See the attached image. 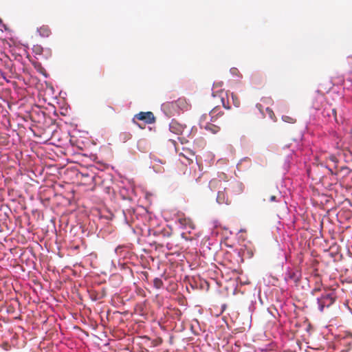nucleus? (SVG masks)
<instances>
[{
  "label": "nucleus",
  "instance_id": "obj_29",
  "mask_svg": "<svg viewBox=\"0 0 352 352\" xmlns=\"http://www.w3.org/2000/svg\"><path fill=\"white\" fill-rule=\"evenodd\" d=\"M256 109H258V110L262 113L263 114V105L260 103H257L256 104Z\"/></svg>",
  "mask_w": 352,
  "mask_h": 352
},
{
  "label": "nucleus",
  "instance_id": "obj_23",
  "mask_svg": "<svg viewBox=\"0 0 352 352\" xmlns=\"http://www.w3.org/2000/svg\"><path fill=\"white\" fill-rule=\"evenodd\" d=\"M282 120L285 122H289V123H294L296 122V120L290 116H282Z\"/></svg>",
  "mask_w": 352,
  "mask_h": 352
},
{
  "label": "nucleus",
  "instance_id": "obj_5",
  "mask_svg": "<svg viewBox=\"0 0 352 352\" xmlns=\"http://www.w3.org/2000/svg\"><path fill=\"white\" fill-rule=\"evenodd\" d=\"M302 277L301 271L298 268L288 267L284 274V279L287 283H294L298 285Z\"/></svg>",
  "mask_w": 352,
  "mask_h": 352
},
{
  "label": "nucleus",
  "instance_id": "obj_19",
  "mask_svg": "<svg viewBox=\"0 0 352 352\" xmlns=\"http://www.w3.org/2000/svg\"><path fill=\"white\" fill-rule=\"evenodd\" d=\"M153 286L155 288L159 289L163 287L164 283L161 278H155L153 280Z\"/></svg>",
  "mask_w": 352,
  "mask_h": 352
},
{
  "label": "nucleus",
  "instance_id": "obj_1",
  "mask_svg": "<svg viewBox=\"0 0 352 352\" xmlns=\"http://www.w3.org/2000/svg\"><path fill=\"white\" fill-rule=\"evenodd\" d=\"M321 292L320 296L317 298V304L318 309L323 311L324 308L330 307L336 301V295L334 289L327 288L321 290L320 287H316L311 291L312 295H316L318 292Z\"/></svg>",
  "mask_w": 352,
  "mask_h": 352
},
{
  "label": "nucleus",
  "instance_id": "obj_16",
  "mask_svg": "<svg viewBox=\"0 0 352 352\" xmlns=\"http://www.w3.org/2000/svg\"><path fill=\"white\" fill-rule=\"evenodd\" d=\"M221 180L217 178H214L211 179L209 182L208 186L211 190H215L217 189H219L221 187Z\"/></svg>",
  "mask_w": 352,
  "mask_h": 352
},
{
  "label": "nucleus",
  "instance_id": "obj_11",
  "mask_svg": "<svg viewBox=\"0 0 352 352\" xmlns=\"http://www.w3.org/2000/svg\"><path fill=\"white\" fill-rule=\"evenodd\" d=\"M217 201L219 204H227L229 205L232 202V198L229 194H226V192L223 190H219L217 196Z\"/></svg>",
  "mask_w": 352,
  "mask_h": 352
},
{
  "label": "nucleus",
  "instance_id": "obj_4",
  "mask_svg": "<svg viewBox=\"0 0 352 352\" xmlns=\"http://www.w3.org/2000/svg\"><path fill=\"white\" fill-rule=\"evenodd\" d=\"M226 194H229L231 198L234 196L239 195L243 192L244 186L242 182L232 179L228 181L226 185L223 187Z\"/></svg>",
  "mask_w": 352,
  "mask_h": 352
},
{
  "label": "nucleus",
  "instance_id": "obj_24",
  "mask_svg": "<svg viewBox=\"0 0 352 352\" xmlns=\"http://www.w3.org/2000/svg\"><path fill=\"white\" fill-rule=\"evenodd\" d=\"M266 111H267V114H268L269 117H270L272 120H274V121H275V120H276V117H275V115H274V111H273L270 108H269V107H267V108H266Z\"/></svg>",
  "mask_w": 352,
  "mask_h": 352
},
{
  "label": "nucleus",
  "instance_id": "obj_18",
  "mask_svg": "<svg viewBox=\"0 0 352 352\" xmlns=\"http://www.w3.org/2000/svg\"><path fill=\"white\" fill-rule=\"evenodd\" d=\"M210 115L211 116V121L214 122L217 117L221 115V112L219 111V107H216L213 109H212L211 111L210 112Z\"/></svg>",
  "mask_w": 352,
  "mask_h": 352
},
{
  "label": "nucleus",
  "instance_id": "obj_21",
  "mask_svg": "<svg viewBox=\"0 0 352 352\" xmlns=\"http://www.w3.org/2000/svg\"><path fill=\"white\" fill-rule=\"evenodd\" d=\"M35 68L36 69V70L39 73H41V74H43L45 77H47V74L45 69L44 67H43L42 65L40 63L36 64L35 65Z\"/></svg>",
  "mask_w": 352,
  "mask_h": 352
},
{
  "label": "nucleus",
  "instance_id": "obj_9",
  "mask_svg": "<svg viewBox=\"0 0 352 352\" xmlns=\"http://www.w3.org/2000/svg\"><path fill=\"white\" fill-rule=\"evenodd\" d=\"M186 129V125L179 123L177 120L174 119L172 120L171 122L169 124L170 131L172 133H175L177 135L182 134Z\"/></svg>",
  "mask_w": 352,
  "mask_h": 352
},
{
  "label": "nucleus",
  "instance_id": "obj_28",
  "mask_svg": "<svg viewBox=\"0 0 352 352\" xmlns=\"http://www.w3.org/2000/svg\"><path fill=\"white\" fill-rule=\"evenodd\" d=\"M183 100V102H179L178 104H177V110L179 109H183L184 107L186 105V102L184 99Z\"/></svg>",
  "mask_w": 352,
  "mask_h": 352
},
{
  "label": "nucleus",
  "instance_id": "obj_27",
  "mask_svg": "<svg viewBox=\"0 0 352 352\" xmlns=\"http://www.w3.org/2000/svg\"><path fill=\"white\" fill-rule=\"evenodd\" d=\"M261 101L264 103L270 104L272 102V99L271 98H263Z\"/></svg>",
  "mask_w": 352,
  "mask_h": 352
},
{
  "label": "nucleus",
  "instance_id": "obj_31",
  "mask_svg": "<svg viewBox=\"0 0 352 352\" xmlns=\"http://www.w3.org/2000/svg\"><path fill=\"white\" fill-rule=\"evenodd\" d=\"M221 102H222V104H223V106L224 107V108L227 109H230V107L229 106H227L226 104H225V98H221Z\"/></svg>",
  "mask_w": 352,
  "mask_h": 352
},
{
  "label": "nucleus",
  "instance_id": "obj_15",
  "mask_svg": "<svg viewBox=\"0 0 352 352\" xmlns=\"http://www.w3.org/2000/svg\"><path fill=\"white\" fill-rule=\"evenodd\" d=\"M37 32L42 37H48L52 34L50 27L47 25H43L37 28Z\"/></svg>",
  "mask_w": 352,
  "mask_h": 352
},
{
  "label": "nucleus",
  "instance_id": "obj_3",
  "mask_svg": "<svg viewBox=\"0 0 352 352\" xmlns=\"http://www.w3.org/2000/svg\"><path fill=\"white\" fill-rule=\"evenodd\" d=\"M148 235L154 236L157 238V241H154L155 243L158 242H164L163 240L170 237L172 235V229L168 226L158 227L154 229L148 230ZM163 247L164 243L160 244Z\"/></svg>",
  "mask_w": 352,
  "mask_h": 352
},
{
  "label": "nucleus",
  "instance_id": "obj_14",
  "mask_svg": "<svg viewBox=\"0 0 352 352\" xmlns=\"http://www.w3.org/2000/svg\"><path fill=\"white\" fill-rule=\"evenodd\" d=\"M81 175L82 177L87 178V179L85 180L87 183L93 182L97 184L100 179V176L89 174V173H82Z\"/></svg>",
  "mask_w": 352,
  "mask_h": 352
},
{
  "label": "nucleus",
  "instance_id": "obj_22",
  "mask_svg": "<svg viewBox=\"0 0 352 352\" xmlns=\"http://www.w3.org/2000/svg\"><path fill=\"white\" fill-rule=\"evenodd\" d=\"M32 50L36 54H41L44 52L43 47L38 45H34Z\"/></svg>",
  "mask_w": 352,
  "mask_h": 352
},
{
  "label": "nucleus",
  "instance_id": "obj_26",
  "mask_svg": "<svg viewBox=\"0 0 352 352\" xmlns=\"http://www.w3.org/2000/svg\"><path fill=\"white\" fill-rule=\"evenodd\" d=\"M232 98L233 103H234V106L238 107L239 106V104H240V102L238 100V98L236 97H235L233 95V94H232Z\"/></svg>",
  "mask_w": 352,
  "mask_h": 352
},
{
  "label": "nucleus",
  "instance_id": "obj_2",
  "mask_svg": "<svg viewBox=\"0 0 352 352\" xmlns=\"http://www.w3.org/2000/svg\"><path fill=\"white\" fill-rule=\"evenodd\" d=\"M144 210L143 208H129L124 209L122 210V214L125 223L133 230L135 228H139L144 218V216L142 214V212H144Z\"/></svg>",
  "mask_w": 352,
  "mask_h": 352
},
{
  "label": "nucleus",
  "instance_id": "obj_10",
  "mask_svg": "<svg viewBox=\"0 0 352 352\" xmlns=\"http://www.w3.org/2000/svg\"><path fill=\"white\" fill-rule=\"evenodd\" d=\"M178 223L180 227L183 229L187 230L188 233H190L192 230H194L195 226L190 218L180 217L178 219Z\"/></svg>",
  "mask_w": 352,
  "mask_h": 352
},
{
  "label": "nucleus",
  "instance_id": "obj_13",
  "mask_svg": "<svg viewBox=\"0 0 352 352\" xmlns=\"http://www.w3.org/2000/svg\"><path fill=\"white\" fill-rule=\"evenodd\" d=\"M201 126L212 134H216L220 131L219 126L210 122H207L205 125Z\"/></svg>",
  "mask_w": 352,
  "mask_h": 352
},
{
  "label": "nucleus",
  "instance_id": "obj_6",
  "mask_svg": "<svg viewBox=\"0 0 352 352\" xmlns=\"http://www.w3.org/2000/svg\"><path fill=\"white\" fill-rule=\"evenodd\" d=\"M179 102H183V100L179 98L175 101L164 102L162 104V111L168 118H170L178 111L177 104Z\"/></svg>",
  "mask_w": 352,
  "mask_h": 352
},
{
  "label": "nucleus",
  "instance_id": "obj_20",
  "mask_svg": "<svg viewBox=\"0 0 352 352\" xmlns=\"http://www.w3.org/2000/svg\"><path fill=\"white\" fill-rule=\"evenodd\" d=\"M131 138V134L129 132H123V133H120V140L123 142H126Z\"/></svg>",
  "mask_w": 352,
  "mask_h": 352
},
{
  "label": "nucleus",
  "instance_id": "obj_8",
  "mask_svg": "<svg viewBox=\"0 0 352 352\" xmlns=\"http://www.w3.org/2000/svg\"><path fill=\"white\" fill-rule=\"evenodd\" d=\"M135 119L142 120L145 124H152L155 121V118L153 113L151 111L140 112L135 116L133 120Z\"/></svg>",
  "mask_w": 352,
  "mask_h": 352
},
{
  "label": "nucleus",
  "instance_id": "obj_34",
  "mask_svg": "<svg viewBox=\"0 0 352 352\" xmlns=\"http://www.w3.org/2000/svg\"><path fill=\"white\" fill-rule=\"evenodd\" d=\"M333 113H335V114L336 113V110H335V109H333Z\"/></svg>",
  "mask_w": 352,
  "mask_h": 352
},
{
  "label": "nucleus",
  "instance_id": "obj_17",
  "mask_svg": "<svg viewBox=\"0 0 352 352\" xmlns=\"http://www.w3.org/2000/svg\"><path fill=\"white\" fill-rule=\"evenodd\" d=\"M294 155V152L293 151H289V153L287 154L284 167L285 169H288L290 166L291 160L293 159V156Z\"/></svg>",
  "mask_w": 352,
  "mask_h": 352
},
{
  "label": "nucleus",
  "instance_id": "obj_32",
  "mask_svg": "<svg viewBox=\"0 0 352 352\" xmlns=\"http://www.w3.org/2000/svg\"><path fill=\"white\" fill-rule=\"evenodd\" d=\"M195 141H199L200 142L201 146L204 144V141L202 139L200 140H196Z\"/></svg>",
  "mask_w": 352,
  "mask_h": 352
},
{
  "label": "nucleus",
  "instance_id": "obj_33",
  "mask_svg": "<svg viewBox=\"0 0 352 352\" xmlns=\"http://www.w3.org/2000/svg\"><path fill=\"white\" fill-rule=\"evenodd\" d=\"M107 189L108 192H109V191L111 190V188L110 187H107Z\"/></svg>",
  "mask_w": 352,
  "mask_h": 352
},
{
  "label": "nucleus",
  "instance_id": "obj_7",
  "mask_svg": "<svg viewBox=\"0 0 352 352\" xmlns=\"http://www.w3.org/2000/svg\"><path fill=\"white\" fill-rule=\"evenodd\" d=\"M116 254L123 259L130 258L132 253L129 245H120L115 249Z\"/></svg>",
  "mask_w": 352,
  "mask_h": 352
},
{
  "label": "nucleus",
  "instance_id": "obj_25",
  "mask_svg": "<svg viewBox=\"0 0 352 352\" xmlns=\"http://www.w3.org/2000/svg\"><path fill=\"white\" fill-rule=\"evenodd\" d=\"M280 199H281V196L280 195H279V197H277L276 195H272L270 197L269 201L271 202H273V201L278 202L280 201Z\"/></svg>",
  "mask_w": 352,
  "mask_h": 352
},
{
  "label": "nucleus",
  "instance_id": "obj_30",
  "mask_svg": "<svg viewBox=\"0 0 352 352\" xmlns=\"http://www.w3.org/2000/svg\"><path fill=\"white\" fill-rule=\"evenodd\" d=\"M165 245H166V247L167 248L168 250H173V243H170V242H166Z\"/></svg>",
  "mask_w": 352,
  "mask_h": 352
},
{
  "label": "nucleus",
  "instance_id": "obj_12",
  "mask_svg": "<svg viewBox=\"0 0 352 352\" xmlns=\"http://www.w3.org/2000/svg\"><path fill=\"white\" fill-rule=\"evenodd\" d=\"M251 82L254 87H257L259 86H263L265 84V80L261 75L256 74L252 76Z\"/></svg>",
  "mask_w": 352,
  "mask_h": 352
}]
</instances>
